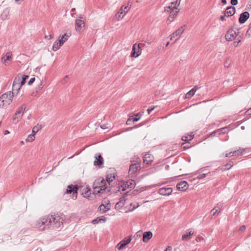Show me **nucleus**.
<instances>
[{"mask_svg": "<svg viewBox=\"0 0 251 251\" xmlns=\"http://www.w3.org/2000/svg\"><path fill=\"white\" fill-rule=\"evenodd\" d=\"M69 77V76L68 75H66L64 78L61 81V83L63 84H65L66 82V79L68 78Z\"/></svg>", "mask_w": 251, "mask_h": 251, "instance_id": "nucleus-54", "label": "nucleus"}, {"mask_svg": "<svg viewBox=\"0 0 251 251\" xmlns=\"http://www.w3.org/2000/svg\"><path fill=\"white\" fill-rule=\"evenodd\" d=\"M22 86H20V85H15V86H14V84L12 85V92H13L15 91H16L18 92Z\"/></svg>", "mask_w": 251, "mask_h": 251, "instance_id": "nucleus-46", "label": "nucleus"}, {"mask_svg": "<svg viewBox=\"0 0 251 251\" xmlns=\"http://www.w3.org/2000/svg\"><path fill=\"white\" fill-rule=\"evenodd\" d=\"M13 84L15 86V85H21V78L20 76H17L14 78Z\"/></svg>", "mask_w": 251, "mask_h": 251, "instance_id": "nucleus-41", "label": "nucleus"}, {"mask_svg": "<svg viewBox=\"0 0 251 251\" xmlns=\"http://www.w3.org/2000/svg\"><path fill=\"white\" fill-rule=\"evenodd\" d=\"M126 200V198L125 196H123V197L120 199V201L117 202L115 205V208L117 209H119L121 208L125 204V201Z\"/></svg>", "mask_w": 251, "mask_h": 251, "instance_id": "nucleus-21", "label": "nucleus"}, {"mask_svg": "<svg viewBox=\"0 0 251 251\" xmlns=\"http://www.w3.org/2000/svg\"><path fill=\"white\" fill-rule=\"evenodd\" d=\"M230 65L229 60H226L224 63V66L226 68H228Z\"/></svg>", "mask_w": 251, "mask_h": 251, "instance_id": "nucleus-50", "label": "nucleus"}, {"mask_svg": "<svg viewBox=\"0 0 251 251\" xmlns=\"http://www.w3.org/2000/svg\"><path fill=\"white\" fill-rule=\"evenodd\" d=\"M26 107V106L25 104H24L22 105L17 110V114H21L22 113H23L22 114H23V113H24L23 111L25 109Z\"/></svg>", "mask_w": 251, "mask_h": 251, "instance_id": "nucleus-40", "label": "nucleus"}, {"mask_svg": "<svg viewBox=\"0 0 251 251\" xmlns=\"http://www.w3.org/2000/svg\"><path fill=\"white\" fill-rule=\"evenodd\" d=\"M131 238H125L122 240L117 245V248L118 250L123 249L126 245L130 243Z\"/></svg>", "mask_w": 251, "mask_h": 251, "instance_id": "nucleus-17", "label": "nucleus"}, {"mask_svg": "<svg viewBox=\"0 0 251 251\" xmlns=\"http://www.w3.org/2000/svg\"><path fill=\"white\" fill-rule=\"evenodd\" d=\"M189 187V184L187 182L184 180L181 181L176 185V188L179 191H185Z\"/></svg>", "mask_w": 251, "mask_h": 251, "instance_id": "nucleus-14", "label": "nucleus"}, {"mask_svg": "<svg viewBox=\"0 0 251 251\" xmlns=\"http://www.w3.org/2000/svg\"><path fill=\"white\" fill-rule=\"evenodd\" d=\"M181 0H176L175 1L171 3V5L165 7L164 11L169 13V16L172 17L173 19L178 13V11H175V9H177V7H178L180 4Z\"/></svg>", "mask_w": 251, "mask_h": 251, "instance_id": "nucleus-4", "label": "nucleus"}, {"mask_svg": "<svg viewBox=\"0 0 251 251\" xmlns=\"http://www.w3.org/2000/svg\"><path fill=\"white\" fill-rule=\"evenodd\" d=\"M230 3L232 5H236L238 3L237 0H231Z\"/></svg>", "mask_w": 251, "mask_h": 251, "instance_id": "nucleus-55", "label": "nucleus"}, {"mask_svg": "<svg viewBox=\"0 0 251 251\" xmlns=\"http://www.w3.org/2000/svg\"><path fill=\"white\" fill-rule=\"evenodd\" d=\"M49 223L48 215H46L41 217L37 220L35 222V226L36 228L41 231L50 230Z\"/></svg>", "mask_w": 251, "mask_h": 251, "instance_id": "nucleus-3", "label": "nucleus"}, {"mask_svg": "<svg viewBox=\"0 0 251 251\" xmlns=\"http://www.w3.org/2000/svg\"><path fill=\"white\" fill-rule=\"evenodd\" d=\"M154 157L152 155L149 153H146L143 159V162L146 164H151L153 161Z\"/></svg>", "mask_w": 251, "mask_h": 251, "instance_id": "nucleus-19", "label": "nucleus"}, {"mask_svg": "<svg viewBox=\"0 0 251 251\" xmlns=\"http://www.w3.org/2000/svg\"><path fill=\"white\" fill-rule=\"evenodd\" d=\"M204 240V238L202 236L198 237V239H197V241L198 242H201V241H203Z\"/></svg>", "mask_w": 251, "mask_h": 251, "instance_id": "nucleus-62", "label": "nucleus"}, {"mask_svg": "<svg viewBox=\"0 0 251 251\" xmlns=\"http://www.w3.org/2000/svg\"><path fill=\"white\" fill-rule=\"evenodd\" d=\"M144 125V124H140L139 125L135 126H133L132 127L130 128V129L136 128H137V127H138L139 126H143Z\"/></svg>", "mask_w": 251, "mask_h": 251, "instance_id": "nucleus-58", "label": "nucleus"}, {"mask_svg": "<svg viewBox=\"0 0 251 251\" xmlns=\"http://www.w3.org/2000/svg\"><path fill=\"white\" fill-rule=\"evenodd\" d=\"M123 14L119 13V11L116 15V18L118 20H119L120 19H122V16Z\"/></svg>", "mask_w": 251, "mask_h": 251, "instance_id": "nucleus-53", "label": "nucleus"}, {"mask_svg": "<svg viewBox=\"0 0 251 251\" xmlns=\"http://www.w3.org/2000/svg\"><path fill=\"white\" fill-rule=\"evenodd\" d=\"M226 16L224 14V15H222L220 16V19L222 21H225V20H226Z\"/></svg>", "mask_w": 251, "mask_h": 251, "instance_id": "nucleus-60", "label": "nucleus"}, {"mask_svg": "<svg viewBox=\"0 0 251 251\" xmlns=\"http://www.w3.org/2000/svg\"><path fill=\"white\" fill-rule=\"evenodd\" d=\"M186 25H184L183 26H182L180 28H179L177 30H176L175 32H174L171 36V40H172L173 38H175L176 36H180L181 34L184 32L185 30V27Z\"/></svg>", "mask_w": 251, "mask_h": 251, "instance_id": "nucleus-20", "label": "nucleus"}, {"mask_svg": "<svg viewBox=\"0 0 251 251\" xmlns=\"http://www.w3.org/2000/svg\"><path fill=\"white\" fill-rule=\"evenodd\" d=\"M245 226H241L240 228H239V231H243L245 230Z\"/></svg>", "mask_w": 251, "mask_h": 251, "instance_id": "nucleus-61", "label": "nucleus"}, {"mask_svg": "<svg viewBox=\"0 0 251 251\" xmlns=\"http://www.w3.org/2000/svg\"><path fill=\"white\" fill-rule=\"evenodd\" d=\"M152 237V233L150 231L145 232L143 235V241L145 243H147L149 240Z\"/></svg>", "mask_w": 251, "mask_h": 251, "instance_id": "nucleus-22", "label": "nucleus"}, {"mask_svg": "<svg viewBox=\"0 0 251 251\" xmlns=\"http://www.w3.org/2000/svg\"><path fill=\"white\" fill-rule=\"evenodd\" d=\"M191 147L190 143L189 142L183 143L181 145V148L184 150L189 149Z\"/></svg>", "mask_w": 251, "mask_h": 251, "instance_id": "nucleus-38", "label": "nucleus"}, {"mask_svg": "<svg viewBox=\"0 0 251 251\" xmlns=\"http://www.w3.org/2000/svg\"><path fill=\"white\" fill-rule=\"evenodd\" d=\"M134 118H138V117H140V118H141V115L140 114V113H138L136 114H134Z\"/></svg>", "mask_w": 251, "mask_h": 251, "instance_id": "nucleus-59", "label": "nucleus"}, {"mask_svg": "<svg viewBox=\"0 0 251 251\" xmlns=\"http://www.w3.org/2000/svg\"><path fill=\"white\" fill-rule=\"evenodd\" d=\"M62 45L60 44V40L55 41L52 46V50L54 51L57 50Z\"/></svg>", "mask_w": 251, "mask_h": 251, "instance_id": "nucleus-31", "label": "nucleus"}, {"mask_svg": "<svg viewBox=\"0 0 251 251\" xmlns=\"http://www.w3.org/2000/svg\"><path fill=\"white\" fill-rule=\"evenodd\" d=\"M87 191L85 192L84 193H83L82 194L84 195V197H89V195L91 194L90 193V188L89 187H86Z\"/></svg>", "mask_w": 251, "mask_h": 251, "instance_id": "nucleus-45", "label": "nucleus"}, {"mask_svg": "<svg viewBox=\"0 0 251 251\" xmlns=\"http://www.w3.org/2000/svg\"><path fill=\"white\" fill-rule=\"evenodd\" d=\"M218 133V135H220L221 134H225L227 133L228 131L230 130L229 126H226L224 127H222L217 130Z\"/></svg>", "mask_w": 251, "mask_h": 251, "instance_id": "nucleus-29", "label": "nucleus"}, {"mask_svg": "<svg viewBox=\"0 0 251 251\" xmlns=\"http://www.w3.org/2000/svg\"><path fill=\"white\" fill-rule=\"evenodd\" d=\"M193 232L190 231L188 233L183 234L182 236V240H186L187 239H189L191 238V236L193 235Z\"/></svg>", "mask_w": 251, "mask_h": 251, "instance_id": "nucleus-37", "label": "nucleus"}, {"mask_svg": "<svg viewBox=\"0 0 251 251\" xmlns=\"http://www.w3.org/2000/svg\"><path fill=\"white\" fill-rule=\"evenodd\" d=\"M226 39L228 41H231L236 38V31L232 28H229L225 35Z\"/></svg>", "mask_w": 251, "mask_h": 251, "instance_id": "nucleus-11", "label": "nucleus"}, {"mask_svg": "<svg viewBox=\"0 0 251 251\" xmlns=\"http://www.w3.org/2000/svg\"><path fill=\"white\" fill-rule=\"evenodd\" d=\"M194 137V134L192 132L190 134H187L182 137L181 139L184 141L192 140Z\"/></svg>", "mask_w": 251, "mask_h": 251, "instance_id": "nucleus-32", "label": "nucleus"}, {"mask_svg": "<svg viewBox=\"0 0 251 251\" xmlns=\"http://www.w3.org/2000/svg\"><path fill=\"white\" fill-rule=\"evenodd\" d=\"M1 60L4 65H9L12 60V52L9 51L7 52L5 55H2Z\"/></svg>", "mask_w": 251, "mask_h": 251, "instance_id": "nucleus-10", "label": "nucleus"}, {"mask_svg": "<svg viewBox=\"0 0 251 251\" xmlns=\"http://www.w3.org/2000/svg\"><path fill=\"white\" fill-rule=\"evenodd\" d=\"M35 140V137L34 136V134H30L28 136V137L26 139V142H32Z\"/></svg>", "mask_w": 251, "mask_h": 251, "instance_id": "nucleus-44", "label": "nucleus"}, {"mask_svg": "<svg viewBox=\"0 0 251 251\" xmlns=\"http://www.w3.org/2000/svg\"><path fill=\"white\" fill-rule=\"evenodd\" d=\"M35 77L31 78L28 82V84L29 85H32L33 84V83L35 81Z\"/></svg>", "mask_w": 251, "mask_h": 251, "instance_id": "nucleus-52", "label": "nucleus"}, {"mask_svg": "<svg viewBox=\"0 0 251 251\" xmlns=\"http://www.w3.org/2000/svg\"><path fill=\"white\" fill-rule=\"evenodd\" d=\"M41 128V126L37 124L36 126L33 127V131H35V132H38L40 129Z\"/></svg>", "mask_w": 251, "mask_h": 251, "instance_id": "nucleus-47", "label": "nucleus"}, {"mask_svg": "<svg viewBox=\"0 0 251 251\" xmlns=\"http://www.w3.org/2000/svg\"><path fill=\"white\" fill-rule=\"evenodd\" d=\"M217 135H218L217 130H215L210 134L211 136H215Z\"/></svg>", "mask_w": 251, "mask_h": 251, "instance_id": "nucleus-56", "label": "nucleus"}, {"mask_svg": "<svg viewBox=\"0 0 251 251\" xmlns=\"http://www.w3.org/2000/svg\"><path fill=\"white\" fill-rule=\"evenodd\" d=\"M235 8L234 6H229L225 10V14L226 17H229L235 14Z\"/></svg>", "mask_w": 251, "mask_h": 251, "instance_id": "nucleus-18", "label": "nucleus"}, {"mask_svg": "<svg viewBox=\"0 0 251 251\" xmlns=\"http://www.w3.org/2000/svg\"><path fill=\"white\" fill-rule=\"evenodd\" d=\"M251 115V107L248 109L245 113V116L248 119L249 116Z\"/></svg>", "mask_w": 251, "mask_h": 251, "instance_id": "nucleus-48", "label": "nucleus"}, {"mask_svg": "<svg viewBox=\"0 0 251 251\" xmlns=\"http://www.w3.org/2000/svg\"><path fill=\"white\" fill-rule=\"evenodd\" d=\"M245 151V150L243 148H240L239 149L232 151V155H239L242 154Z\"/></svg>", "mask_w": 251, "mask_h": 251, "instance_id": "nucleus-34", "label": "nucleus"}, {"mask_svg": "<svg viewBox=\"0 0 251 251\" xmlns=\"http://www.w3.org/2000/svg\"><path fill=\"white\" fill-rule=\"evenodd\" d=\"M95 160L94 161V165L100 167L103 164L104 160L100 153H96L95 155Z\"/></svg>", "mask_w": 251, "mask_h": 251, "instance_id": "nucleus-12", "label": "nucleus"}, {"mask_svg": "<svg viewBox=\"0 0 251 251\" xmlns=\"http://www.w3.org/2000/svg\"><path fill=\"white\" fill-rule=\"evenodd\" d=\"M93 188L94 190L93 194L107 193L111 191L110 187L106 186V181L102 177H100L95 180L93 184Z\"/></svg>", "mask_w": 251, "mask_h": 251, "instance_id": "nucleus-2", "label": "nucleus"}, {"mask_svg": "<svg viewBox=\"0 0 251 251\" xmlns=\"http://www.w3.org/2000/svg\"><path fill=\"white\" fill-rule=\"evenodd\" d=\"M206 175H207V174H201L197 176V178L198 179H201L205 177Z\"/></svg>", "mask_w": 251, "mask_h": 251, "instance_id": "nucleus-51", "label": "nucleus"}, {"mask_svg": "<svg viewBox=\"0 0 251 251\" xmlns=\"http://www.w3.org/2000/svg\"><path fill=\"white\" fill-rule=\"evenodd\" d=\"M79 188V186L77 185H73L71 184L68 186L66 191V193L71 194L73 193V197H75V199L77 198V191Z\"/></svg>", "mask_w": 251, "mask_h": 251, "instance_id": "nucleus-8", "label": "nucleus"}, {"mask_svg": "<svg viewBox=\"0 0 251 251\" xmlns=\"http://www.w3.org/2000/svg\"><path fill=\"white\" fill-rule=\"evenodd\" d=\"M129 9H130V7H129V6L123 5L121 7V8L119 10V13L123 14V15L122 16V18H123L124 17V16L129 10Z\"/></svg>", "mask_w": 251, "mask_h": 251, "instance_id": "nucleus-25", "label": "nucleus"}, {"mask_svg": "<svg viewBox=\"0 0 251 251\" xmlns=\"http://www.w3.org/2000/svg\"><path fill=\"white\" fill-rule=\"evenodd\" d=\"M140 170V160L133 161L129 166L128 173L132 177H135L138 175L137 172Z\"/></svg>", "mask_w": 251, "mask_h": 251, "instance_id": "nucleus-5", "label": "nucleus"}, {"mask_svg": "<svg viewBox=\"0 0 251 251\" xmlns=\"http://www.w3.org/2000/svg\"><path fill=\"white\" fill-rule=\"evenodd\" d=\"M221 211V205L218 204L212 210L210 211V214L212 216H217Z\"/></svg>", "mask_w": 251, "mask_h": 251, "instance_id": "nucleus-24", "label": "nucleus"}, {"mask_svg": "<svg viewBox=\"0 0 251 251\" xmlns=\"http://www.w3.org/2000/svg\"><path fill=\"white\" fill-rule=\"evenodd\" d=\"M50 230H59L65 220V216L60 213H52L48 215Z\"/></svg>", "mask_w": 251, "mask_h": 251, "instance_id": "nucleus-1", "label": "nucleus"}, {"mask_svg": "<svg viewBox=\"0 0 251 251\" xmlns=\"http://www.w3.org/2000/svg\"><path fill=\"white\" fill-rule=\"evenodd\" d=\"M172 192L173 190L171 187L161 188L158 190L159 194L162 196H169L172 194Z\"/></svg>", "mask_w": 251, "mask_h": 251, "instance_id": "nucleus-16", "label": "nucleus"}, {"mask_svg": "<svg viewBox=\"0 0 251 251\" xmlns=\"http://www.w3.org/2000/svg\"><path fill=\"white\" fill-rule=\"evenodd\" d=\"M71 35L70 32L65 33L62 36H60L58 40H60V44H63L68 39V38Z\"/></svg>", "mask_w": 251, "mask_h": 251, "instance_id": "nucleus-23", "label": "nucleus"}, {"mask_svg": "<svg viewBox=\"0 0 251 251\" xmlns=\"http://www.w3.org/2000/svg\"><path fill=\"white\" fill-rule=\"evenodd\" d=\"M140 120V117L138 118H134V116H129L126 124L127 125H131L132 122H137Z\"/></svg>", "mask_w": 251, "mask_h": 251, "instance_id": "nucleus-30", "label": "nucleus"}, {"mask_svg": "<svg viewBox=\"0 0 251 251\" xmlns=\"http://www.w3.org/2000/svg\"><path fill=\"white\" fill-rule=\"evenodd\" d=\"M22 116H23V114H22L21 115L20 114H17V112L16 111L15 114L13 116V121L17 120V122L22 118Z\"/></svg>", "mask_w": 251, "mask_h": 251, "instance_id": "nucleus-39", "label": "nucleus"}, {"mask_svg": "<svg viewBox=\"0 0 251 251\" xmlns=\"http://www.w3.org/2000/svg\"><path fill=\"white\" fill-rule=\"evenodd\" d=\"M141 51L142 49L140 46V45L135 44L133 45L132 47L131 56L135 58L137 57L141 54Z\"/></svg>", "mask_w": 251, "mask_h": 251, "instance_id": "nucleus-9", "label": "nucleus"}, {"mask_svg": "<svg viewBox=\"0 0 251 251\" xmlns=\"http://www.w3.org/2000/svg\"><path fill=\"white\" fill-rule=\"evenodd\" d=\"M232 151H230L229 153H226L225 156L226 157H228L231 156H232Z\"/></svg>", "mask_w": 251, "mask_h": 251, "instance_id": "nucleus-63", "label": "nucleus"}, {"mask_svg": "<svg viewBox=\"0 0 251 251\" xmlns=\"http://www.w3.org/2000/svg\"><path fill=\"white\" fill-rule=\"evenodd\" d=\"M154 109V107H152V108H148L147 109V112L149 114H150L151 113V112Z\"/></svg>", "mask_w": 251, "mask_h": 251, "instance_id": "nucleus-64", "label": "nucleus"}, {"mask_svg": "<svg viewBox=\"0 0 251 251\" xmlns=\"http://www.w3.org/2000/svg\"><path fill=\"white\" fill-rule=\"evenodd\" d=\"M85 22L84 20L76 19L75 23V28L76 31L80 32L82 31V28L85 26Z\"/></svg>", "mask_w": 251, "mask_h": 251, "instance_id": "nucleus-13", "label": "nucleus"}, {"mask_svg": "<svg viewBox=\"0 0 251 251\" xmlns=\"http://www.w3.org/2000/svg\"><path fill=\"white\" fill-rule=\"evenodd\" d=\"M198 89V87L197 86H195L193 88H192L191 90H190L188 92L186 93L185 98L186 99L191 98L192 96H194Z\"/></svg>", "mask_w": 251, "mask_h": 251, "instance_id": "nucleus-26", "label": "nucleus"}, {"mask_svg": "<svg viewBox=\"0 0 251 251\" xmlns=\"http://www.w3.org/2000/svg\"><path fill=\"white\" fill-rule=\"evenodd\" d=\"M29 77V76L28 75H24L22 76V79L21 80V85L20 86H23L24 85L25 82H26V79Z\"/></svg>", "mask_w": 251, "mask_h": 251, "instance_id": "nucleus-42", "label": "nucleus"}, {"mask_svg": "<svg viewBox=\"0 0 251 251\" xmlns=\"http://www.w3.org/2000/svg\"><path fill=\"white\" fill-rule=\"evenodd\" d=\"M233 165V162L232 161L228 162L226 165L223 167L222 168V171H225L229 170Z\"/></svg>", "mask_w": 251, "mask_h": 251, "instance_id": "nucleus-35", "label": "nucleus"}, {"mask_svg": "<svg viewBox=\"0 0 251 251\" xmlns=\"http://www.w3.org/2000/svg\"><path fill=\"white\" fill-rule=\"evenodd\" d=\"M115 176H112L111 174H108L106 176V180L109 184V185H110L111 183L113 181V179H115Z\"/></svg>", "mask_w": 251, "mask_h": 251, "instance_id": "nucleus-36", "label": "nucleus"}, {"mask_svg": "<svg viewBox=\"0 0 251 251\" xmlns=\"http://www.w3.org/2000/svg\"><path fill=\"white\" fill-rule=\"evenodd\" d=\"M242 38V35H240L237 37V41H234L233 45L236 47L238 46V44L241 42V38Z\"/></svg>", "mask_w": 251, "mask_h": 251, "instance_id": "nucleus-43", "label": "nucleus"}, {"mask_svg": "<svg viewBox=\"0 0 251 251\" xmlns=\"http://www.w3.org/2000/svg\"><path fill=\"white\" fill-rule=\"evenodd\" d=\"M250 17V14L247 11H245L240 14L239 18V23L241 24L245 23Z\"/></svg>", "mask_w": 251, "mask_h": 251, "instance_id": "nucleus-15", "label": "nucleus"}, {"mask_svg": "<svg viewBox=\"0 0 251 251\" xmlns=\"http://www.w3.org/2000/svg\"><path fill=\"white\" fill-rule=\"evenodd\" d=\"M9 12H10L9 8H5L3 11L2 14L0 15V18H1V20L3 21L5 20L7 18V17L9 15Z\"/></svg>", "mask_w": 251, "mask_h": 251, "instance_id": "nucleus-27", "label": "nucleus"}, {"mask_svg": "<svg viewBox=\"0 0 251 251\" xmlns=\"http://www.w3.org/2000/svg\"><path fill=\"white\" fill-rule=\"evenodd\" d=\"M103 217V216H102V217ZM106 221V218H102V217H98L97 218L94 219L92 221V223L93 225H95V224H97L98 223H102V222H104Z\"/></svg>", "mask_w": 251, "mask_h": 251, "instance_id": "nucleus-28", "label": "nucleus"}, {"mask_svg": "<svg viewBox=\"0 0 251 251\" xmlns=\"http://www.w3.org/2000/svg\"><path fill=\"white\" fill-rule=\"evenodd\" d=\"M136 185V183L135 180H129L126 182H124L122 184L120 185V184H118V191H124L126 190V188H129L130 189H133Z\"/></svg>", "mask_w": 251, "mask_h": 251, "instance_id": "nucleus-6", "label": "nucleus"}, {"mask_svg": "<svg viewBox=\"0 0 251 251\" xmlns=\"http://www.w3.org/2000/svg\"><path fill=\"white\" fill-rule=\"evenodd\" d=\"M99 208L100 210L102 211V213H105L106 211H108L110 209V207L108 205H105L103 204H101L99 207Z\"/></svg>", "mask_w": 251, "mask_h": 251, "instance_id": "nucleus-33", "label": "nucleus"}, {"mask_svg": "<svg viewBox=\"0 0 251 251\" xmlns=\"http://www.w3.org/2000/svg\"><path fill=\"white\" fill-rule=\"evenodd\" d=\"M173 19H172V17H170V16L168 17V19H167V22L168 24H170L173 21Z\"/></svg>", "mask_w": 251, "mask_h": 251, "instance_id": "nucleus-57", "label": "nucleus"}, {"mask_svg": "<svg viewBox=\"0 0 251 251\" xmlns=\"http://www.w3.org/2000/svg\"><path fill=\"white\" fill-rule=\"evenodd\" d=\"M108 124H102L100 125V127L103 129H108L110 127V126H108Z\"/></svg>", "mask_w": 251, "mask_h": 251, "instance_id": "nucleus-49", "label": "nucleus"}, {"mask_svg": "<svg viewBox=\"0 0 251 251\" xmlns=\"http://www.w3.org/2000/svg\"><path fill=\"white\" fill-rule=\"evenodd\" d=\"M13 94L14 92L9 91L2 95L0 99L5 102V105H9L12 101Z\"/></svg>", "mask_w": 251, "mask_h": 251, "instance_id": "nucleus-7", "label": "nucleus"}]
</instances>
